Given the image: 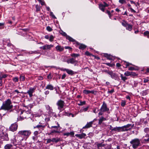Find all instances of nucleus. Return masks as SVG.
<instances>
[{"label":"nucleus","mask_w":149,"mask_h":149,"mask_svg":"<svg viewBox=\"0 0 149 149\" xmlns=\"http://www.w3.org/2000/svg\"><path fill=\"white\" fill-rule=\"evenodd\" d=\"M13 107L11 101L10 99H8L4 102L1 107V109L5 111H12V109Z\"/></svg>","instance_id":"nucleus-1"},{"label":"nucleus","mask_w":149,"mask_h":149,"mask_svg":"<svg viewBox=\"0 0 149 149\" xmlns=\"http://www.w3.org/2000/svg\"><path fill=\"white\" fill-rule=\"evenodd\" d=\"M130 143L132 145V147L134 149H136L141 144L140 140L138 138L132 139L130 142Z\"/></svg>","instance_id":"nucleus-2"},{"label":"nucleus","mask_w":149,"mask_h":149,"mask_svg":"<svg viewBox=\"0 0 149 149\" xmlns=\"http://www.w3.org/2000/svg\"><path fill=\"white\" fill-rule=\"evenodd\" d=\"M31 133L30 131L25 130L19 131L18 133V134L19 136L22 137H28Z\"/></svg>","instance_id":"nucleus-3"},{"label":"nucleus","mask_w":149,"mask_h":149,"mask_svg":"<svg viewBox=\"0 0 149 149\" xmlns=\"http://www.w3.org/2000/svg\"><path fill=\"white\" fill-rule=\"evenodd\" d=\"M65 103L64 101L61 100H59L58 101L56 104L58 107V109L61 111V109L64 107Z\"/></svg>","instance_id":"nucleus-4"},{"label":"nucleus","mask_w":149,"mask_h":149,"mask_svg":"<svg viewBox=\"0 0 149 149\" xmlns=\"http://www.w3.org/2000/svg\"><path fill=\"white\" fill-rule=\"evenodd\" d=\"M104 4L100 3L99 4V9L103 12L105 11V8L108 7L109 5L107 4L105 2H103Z\"/></svg>","instance_id":"nucleus-5"},{"label":"nucleus","mask_w":149,"mask_h":149,"mask_svg":"<svg viewBox=\"0 0 149 149\" xmlns=\"http://www.w3.org/2000/svg\"><path fill=\"white\" fill-rule=\"evenodd\" d=\"M109 110V109L107 107L106 104L104 102H103V104L100 109V111L105 112L108 111Z\"/></svg>","instance_id":"nucleus-6"},{"label":"nucleus","mask_w":149,"mask_h":149,"mask_svg":"<svg viewBox=\"0 0 149 149\" xmlns=\"http://www.w3.org/2000/svg\"><path fill=\"white\" fill-rule=\"evenodd\" d=\"M60 33L63 36H65L66 39L69 40L70 41H72V42H74L75 41V40L74 39H73L72 38L70 37L69 36L67 35L66 33L65 32H63V31H60Z\"/></svg>","instance_id":"nucleus-7"},{"label":"nucleus","mask_w":149,"mask_h":149,"mask_svg":"<svg viewBox=\"0 0 149 149\" xmlns=\"http://www.w3.org/2000/svg\"><path fill=\"white\" fill-rule=\"evenodd\" d=\"M53 46H54L53 45L46 44L43 46L40 47V49H42L44 50L50 49L51 48L53 47Z\"/></svg>","instance_id":"nucleus-8"},{"label":"nucleus","mask_w":149,"mask_h":149,"mask_svg":"<svg viewBox=\"0 0 149 149\" xmlns=\"http://www.w3.org/2000/svg\"><path fill=\"white\" fill-rule=\"evenodd\" d=\"M17 128V125L15 123L12 124L10 127V130L13 132L16 131Z\"/></svg>","instance_id":"nucleus-9"},{"label":"nucleus","mask_w":149,"mask_h":149,"mask_svg":"<svg viewBox=\"0 0 149 149\" xmlns=\"http://www.w3.org/2000/svg\"><path fill=\"white\" fill-rule=\"evenodd\" d=\"M36 88H30L29 90L26 93H28L30 97L32 96V93L34 92Z\"/></svg>","instance_id":"nucleus-10"},{"label":"nucleus","mask_w":149,"mask_h":149,"mask_svg":"<svg viewBox=\"0 0 149 149\" xmlns=\"http://www.w3.org/2000/svg\"><path fill=\"white\" fill-rule=\"evenodd\" d=\"M1 139H3L4 140H9V138L8 137V134L6 133H3V134L1 136Z\"/></svg>","instance_id":"nucleus-11"},{"label":"nucleus","mask_w":149,"mask_h":149,"mask_svg":"<svg viewBox=\"0 0 149 149\" xmlns=\"http://www.w3.org/2000/svg\"><path fill=\"white\" fill-rule=\"evenodd\" d=\"M93 123V121H91L88 123L86 125L83 127V129L88 128L92 126V125Z\"/></svg>","instance_id":"nucleus-12"},{"label":"nucleus","mask_w":149,"mask_h":149,"mask_svg":"<svg viewBox=\"0 0 149 149\" xmlns=\"http://www.w3.org/2000/svg\"><path fill=\"white\" fill-rule=\"evenodd\" d=\"M86 136V134L83 133L81 134H77L75 135V136L78 137L80 139H82L83 138H84Z\"/></svg>","instance_id":"nucleus-13"},{"label":"nucleus","mask_w":149,"mask_h":149,"mask_svg":"<svg viewBox=\"0 0 149 149\" xmlns=\"http://www.w3.org/2000/svg\"><path fill=\"white\" fill-rule=\"evenodd\" d=\"M76 44L77 45H79V48L80 49H82L83 50L86 47V46L85 45L81 44L78 42H76Z\"/></svg>","instance_id":"nucleus-14"},{"label":"nucleus","mask_w":149,"mask_h":149,"mask_svg":"<svg viewBox=\"0 0 149 149\" xmlns=\"http://www.w3.org/2000/svg\"><path fill=\"white\" fill-rule=\"evenodd\" d=\"M63 71H65L69 74L72 75L74 73V72L71 70L67 69H64L63 70Z\"/></svg>","instance_id":"nucleus-15"},{"label":"nucleus","mask_w":149,"mask_h":149,"mask_svg":"<svg viewBox=\"0 0 149 149\" xmlns=\"http://www.w3.org/2000/svg\"><path fill=\"white\" fill-rule=\"evenodd\" d=\"M56 49L57 51L59 52H62L64 50V48L61 46L57 45L56 47Z\"/></svg>","instance_id":"nucleus-16"},{"label":"nucleus","mask_w":149,"mask_h":149,"mask_svg":"<svg viewBox=\"0 0 149 149\" xmlns=\"http://www.w3.org/2000/svg\"><path fill=\"white\" fill-rule=\"evenodd\" d=\"M107 73L110 75L111 76V77L113 79L116 76V74L115 73L113 72L112 71L108 72H107Z\"/></svg>","instance_id":"nucleus-17"},{"label":"nucleus","mask_w":149,"mask_h":149,"mask_svg":"<svg viewBox=\"0 0 149 149\" xmlns=\"http://www.w3.org/2000/svg\"><path fill=\"white\" fill-rule=\"evenodd\" d=\"M83 93L86 95L90 93L94 94V91H89L85 90H84Z\"/></svg>","instance_id":"nucleus-18"},{"label":"nucleus","mask_w":149,"mask_h":149,"mask_svg":"<svg viewBox=\"0 0 149 149\" xmlns=\"http://www.w3.org/2000/svg\"><path fill=\"white\" fill-rule=\"evenodd\" d=\"M13 147V146L12 144H8L4 146V148L5 149H12Z\"/></svg>","instance_id":"nucleus-19"},{"label":"nucleus","mask_w":149,"mask_h":149,"mask_svg":"<svg viewBox=\"0 0 149 149\" xmlns=\"http://www.w3.org/2000/svg\"><path fill=\"white\" fill-rule=\"evenodd\" d=\"M112 131H117L118 132H121V127H116L111 129Z\"/></svg>","instance_id":"nucleus-20"},{"label":"nucleus","mask_w":149,"mask_h":149,"mask_svg":"<svg viewBox=\"0 0 149 149\" xmlns=\"http://www.w3.org/2000/svg\"><path fill=\"white\" fill-rule=\"evenodd\" d=\"M46 89L49 90H53L54 89L53 86L51 84L47 85L45 88Z\"/></svg>","instance_id":"nucleus-21"},{"label":"nucleus","mask_w":149,"mask_h":149,"mask_svg":"<svg viewBox=\"0 0 149 149\" xmlns=\"http://www.w3.org/2000/svg\"><path fill=\"white\" fill-rule=\"evenodd\" d=\"M52 142L57 143L61 140V139L60 138L56 137L52 138Z\"/></svg>","instance_id":"nucleus-22"},{"label":"nucleus","mask_w":149,"mask_h":149,"mask_svg":"<svg viewBox=\"0 0 149 149\" xmlns=\"http://www.w3.org/2000/svg\"><path fill=\"white\" fill-rule=\"evenodd\" d=\"M77 63V61L75 60V59L73 58H72L70 59V63L72 64H76Z\"/></svg>","instance_id":"nucleus-23"},{"label":"nucleus","mask_w":149,"mask_h":149,"mask_svg":"<svg viewBox=\"0 0 149 149\" xmlns=\"http://www.w3.org/2000/svg\"><path fill=\"white\" fill-rule=\"evenodd\" d=\"M106 120V119L104 118L103 117H102L99 120V123L98 124L99 125H101L102 123V122L104 120Z\"/></svg>","instance_id":"nucleus-24"},{"label":"nucleus","mask_w":149,"mask_h":149,"mask_svg":"<svg viewBox=\"0 0 149 149\" xmlns=\"http://www.w3.org/2000/svg\"><path fill=\"white\" fill-rule=\"evenodd\" d=\"M125 27H126V29L130 31L132 30V26L129 24H128Z\"/></svg>","instance_id":"nucleus-25"},{"label":"nucleus","mask_w":149,"mask_h":149,"mask_svg":"<svg viewBox=\"0 0 149 149\" xmlns=\"http://www.w3.org/2000/svg\"><path fill=\"white\" fill-rule=\"evenodd\" d=\"M104 56L107 58L109 60H111L112 59V57L111 55H109L108 54L105 53L104 54Z\"/></svg>","instance_id":"nucleus-26"},{"label":"nucleus","mask_w":149,"mask_h":149,"mask_svg":"<svg viewBox=\"0 0 149 149\" xmlns=\"http://www.w3.org/2000/svg\"><path fill=\"white\" fill-rule=\"evenodd\" d=\"M74 133L73 132H67L64 134V136H67L69 135L72 136L74 135Z\"/></svg>","instance_id":"nucleus-27"},{"label":"nucleus","mask_w":149,"mask_h":149,"mask_svg":"<svg viewBox=\"0 0 149 149\" xmlns=\"http://www.w3.org/2000/svg\"><path fill=\"white\" fill-rule=\"evenodd\" d=\"M121 132L127 131L128 130L131 129L130 128L127 129L125 127V126L121 127Z\"/></svg>","instance_id":"nucleus-28"},{"label":"nucleus","mask_w":149,"mask_h":149,"mask_svg":"<svg viewBox=\"0 0 149 149\" xmlns=\"http://www.w3.org/2000/svg\"><path fill=\"white\" fill-rule=\"evenodd\" d=\"M120 77L121 78V79L124 81H125L126 80H127V77H126L125 76H123V74H120Z\"/></svg>","instance_id":"nucleus-29"},{"label":"nucleus","mask_w":149,"mask_h":149,"mask_svg":"<svg viewBox=\"0 0 149 149\" xmlns=\"http://www.w3.org/2000/svg\"><path fill=\"white\" fill-rule=\"evenodd\" d=\"M57 126H52L50 128L53 129V128H54L55 129L57 130L58 129V128L60 127L59 125L58 124V123H57Z\"/></svg>","instance_id":"nucleus-30"},{"label":"nucleus","mask_w":149,"mask_h":149,"mask_svg":"<svg viewBox=\"0 0 149 149\" xmlns=\"http://www.w3.org/2000/svg\"><path fill=\"white\" fill-rule=\"evenodd\" d=\"M45 107L46 109L47 110H49L50 112H51L52 111V109L48 105H46Z\"/></svg>","instance_id":"nucleus-31"},{"label":"nucleus","mask_w":149,"mask_h":149,"mask_svg":"<svg viewBox=\"0 0 149 149\" xmlns=\"http://www.w3.org/2000/svg\"><path fill=\"white\" fill-rule=\"evenodd\" d=\"M144 35L145 36H147V38H149V31H146L144 33Z\"/></svg>","instance_id":"nucleus-32"},{"label":"nucleus","mask_w":149,"mask_h":149,"mask_svg":"<svg viewBox=\"0 0 149 149\" xmlns=\"http://www.w3.org/2000/svg\"><path fill=\"white\" fill-rule=\"evenodd\" d=\"M144 131L146 134H149V128L146 127L144 129Z\"/></svg>","instance_id":"nucleus-33"},{"label":"nucleus","mask_w":149,"mask_h":149,"mask_svg":"<svg viewBox=\"0 0 149 149\" xmlns=\"http://www.w3.org/2000/svg\"><path fill=\"white\" fill-rule=\"evenodd\" d=\"M146 137L148 138L147 139H144V141H149V134H146L145 136Z\"/></svg>","instance_id":"nucleus-34"},{"label":"nucleus","mask_w":149,"mask_h":149,"mask_svg":"<svg viewBox=\"0 0 149 149\" xmlns=\"http://www.w3.org/2000/svg\"><path fill=\"white\" fill-rule=\"evenodd\" d=\"M130 74L131 72L129 71H126L124 73V75L126 76H130Z\"/></svg>","instance_id":"nucleus-35"},{"label":"nucleus","mask_w":149,"mask_h":149,"mask_svg":"<svg viewBox=\"0 0 149 149\" xmlns=\"http://www.w3.org/2000/svg\"><path fill=\"white\" fill-rule=\"evenodd\" d=\"M97 148L99 149H100V147L104 146V145L102 143H97Z\"/></svg>","instance_id":"nucleus-36"},{"label":"nucleus","mask_w":149,"mask_h":149,"mask_svg":"<svg viewBox=\"0 0 149 149\" xmlns=\"http://www.w3.org/2000/svg\"><path fill=\"white\" fill-rule=\"evenodd\" d=\"M148 90L144 91L143 92V96L146 95L148 94Z\"/></svg>","instance_id":"nucleus-37"},{"label":"nucleus","mask_w":149,"mask_h":149,"mask_svg":"<svg viewBox=\"0 0 149 149\" xmlns=\"http://www.w3.org/2000/svg\"><path fill=\"white\" fill-rule=\"evenodd\" d=\"M137 75L136 74L133 72H131L130 76L132 77H133Z\"/></svg>","instance_id":"nucleus-38"},{"label":"nucleus","mask_w":149,"mask_h":149,"mask_svg":"<svg viewBox=\"0 0 149 149\" xmlns=\"http://www.w3.org/2000/svg\"><path fill=\"white\" fill-rule=\"evenodd\" d=\"M29 53L30 54H40L41 53L39 52H37V51H35L34 52H29Z\"/></svg>","instance_id":"nucleus-39"},{"label":"nucleus","mask_w":149,"mask_h":149,"mask_svg":"<svg viewBox=\"0 0 149 149\" xmlns=\"http://www.w3.org/2000/svg\"><path fill=\"white\" fill-rule=\"evenodd\" d=\"M71 56L72 57H77L78 56H79V54L73 53L72 54H71Z\"/></svg>","instance_id":"nucleus-40"},{"label":"nucleus","mask_w":149,"mask_h":149,"mask_svg":"<svg viewBox=\"0 0 149 149\" xmlns=\"http://www.w3.org/2000/svg\"><path fill=\"white\" fill-rule=\"evenodd\" d=\"M46 140H47L46 143V144H48L50 143L51 142H52V140L51 139H46Z\"/></svg>","instance_id":"nucleus-41"},{"label":"nucleus","mask_w":149,"mask_h":149,"mask_svg":"<svg viewBox=\"0 0 149 149\" xmlns=\"http://www.w3.org/2000/svg\"><path fill=\"white\" fill-rule=\"evenodd\" d=\"M105 149H113V148H112L111 146V145H109L107 146L105 148Z\"/></svg>","instance_id":"nucleus-42"},{"label":"nucleus","mask_w":149,"mask_h":149,"mask_svg":"<svg viewBox=\"0 0 149 149\" xmlns=\"http://www.w3.org/2000/svg\"><path fill=\"white\" fill-rule=\"evenodd\" d=\"M38 1L41 3L42 5H43L45 4V3L43 0H38Z\"/></svg>","instance_id":"nucleus-43"},{"label":"nucleus","mask_w":149,"mask_h":149,"mask_svg":"<svg viewBox=\"0 0 149 149\" xmlns=\"http://www.w3.org/2000/svg\"><path fill=\"white\" fill-rule=\"evenodd\" d=\"M13 80L15 82H17L18 81V78L17 77H14L13 78Z\"/></svg>","instance_id":"nucleus-44"},{"label":"nucleus","mask_w":149,"mask_h":149,"mask_svg":"<svg viewBox=\"0 0 149 149\" xmlns=\"http://www.w3.org/2000/svg\"><path fill=\"white\" fill-rule=\"evenodd\" d=\"M85 103L86 102L85 101H84L83 102L81 101L80 102V103L78 104V105L79 106L82 105H83L85 104Z\"/></svg>","instance_id":"nucleus-45"},{"label":"nucleus","mask_w":149,"mask_h":149,"mask_svg":"<svg viewBox=\"0 0 149 149\" xmlns=\"http://www.w3.org/2000/svg\"><path fill=\"white\" fill-rule=\"evenodd\" d=\"M54 37L52 35H51L50 38H49V40L50 41L52 42L53 41Z\"/></svg>","instance_id":"nucleus-46"},{"label":"nucleus","mask_w":149,"mask_h":149,"mask_svg":"<svg viewBox=\"0 0 149 149\" xmlns=\"http://www.w3.org/2000/svg\"><path fill=\"white\" fill-rule=\"evenodd\" d=\"M119 2L122 4L126 3V1L125 0H119Z\"/></svg>","instance_id":"nucleus-47"},{"label":"nucleus","mask_w":149,"mask_h":149,"mask_svg":"<svg viewBox=\"0 0 149 149\" xmlns=\"http://www.w3.org/2000/svg\"><path fill=\"white\" fill-rule=\"evenodd\" d=\"M47 29L48 31H51L52 30V28L49 26H48L47 27Z\"/></svg>","instance_id":"nucleus-48"},{"label":"nucleus","mask_w":149,"mask_h":149,"mask_svg":"<svg viewBox=\"0 0 149 149\" xmlns=\"http://www.w3.org/2000/svg\"><path fill=\"white\" fill-rule=\"evenodd\" d=\"M38 139V137L37 136H32V139L34 141H36Z\"/></svg>","instance_id":"nucleus-49"},{"label":"nucleus","mask_w":149,"mask_h":149,"mask_svg":"<svg viewBox=\"0 0 149 149\" xmlns=\"http://www.w3.org/2000/svg\"><path fill=\"white\" fill-rule=\"evenodd\" d=\"M106 13H107L108 15L109 18H111V14L110 12L108 10H107L106 11Z\"/></svg>","instance_id":"nucleus-50"},{"label":"nucleus","mask_w":149,"mask_h":149,"mask_svg":"<svg viewBox=\"0 0 149 149\" xmlns=\"http://www.w3.org/2000/svg\"><path fill=\"white\" fill-rule=\"evenodd\" d=\"M20 80L21 81H23L24 80V77L23 76H20Z\"/></svg>","instance_id":"nucleus-51"},{"label":"nucleus","mask_w":149,"mask_h":149,"mask_svg":"<svg viewBox=\"0 0 149 149\" xmlns=\"http://www.w3.org/2000/svg\"><path fill=\"white\" fill-rule=\"evenodd\" d=\"M125 65L126 66L125 68H127V67L129 66L130 65H132L131 63H129L128 62H125Z\"/></svg>","instance_id":"nucleus-52"},{"label":"nucleus","mask_w":149,"mask_h":149,"mask_svg":"<svg viewBox=\"0 0 149 149\" xmlns=\"http://www.w3.org/2000/svg\"><path fill=\"white\" fill-rule=\"evenodd\" d=\"M4 23H0V29H2L3 28V26L4 25Z\"/></svg>","instance_id":"nucleus-53"},{"label":"nucleus","mask_w":149,"mask_h":149,"mask_svg":"<svg viewBox=\"0 0 149 149\" xmlns=\"http://www.w3.org/2000/svg\"><path fill=\"white\" fill-rule=\"evenodd\" d=\"M85 54L87 56H90L91 55V54L87 51L85 52Z\"/></svg>","instance_id":"nucleus-54"},{"label":"nucleus","mask_w":149,"mask_h":149,"mask_svg":"<svg viewBox=\"0 0 149 149\" xmlns=\"http://www.w3.org/2000/svg\"><path fill=\"white\" fill-rule=\"evenodd\" d=\"M114 92V90L113 89H111V90L108 91V93L109 94H112Z\"/></svg>","instance_id":"nucleus-55"},{"label":"nucleus","mask_w":149,"mask_h":149,"mask_svg":"<svg viewBox=\"0 0 149 149\" xmlns=\"http://www.w3.org/2000/svg\"><path fill=\"white\" fill-rule=\"evenodd\" d=\"M127 24H128L125 22H122V25L125 27H126V26Z\"/></svg>","instance_id":"nucleus-56"},{"label":"nucleus","mask_w":149,"mask_h":149,"mask_svg":"<svg viewBox=\"0 0 149 149\" xmlns=\"http://www.w3.org/2000/svg\"><path fill=\"white\" fill-rule=\"evenodd\" d=\"M44 126H43L42 125H37L35 127H34V128H40V127H44Z\"/></svg>","instance_id":"nucleus-57"},{"label":"nucleus","mask_w":149,"mask_h":149,"mask_svg":"<svg viewBox=\"0 0 149 149\" xmlns=\"http://www.w3.org/2000/svg\"><path fill=\"white\" fill-rule=\"evenodd\" d=\"M7 76L6 74H4L1 77H0V78H1V79H2L3 78H6L7 77Z\"/></svg>","instance_id":"nucleus-58"},{"label":"nucleus","mask_w":149,"mask_h":149,"mask_svg":"<svg viewBox=\"0 0 149 149\" xmlns=\"http://www.w3.org/2000/svg\"><path fill=\"white\" fill-rule=\"evenodd\" d=\"M52 129L54 133H59V131L57 130Z\"/></svg>","instance_id":"nucleus-59"},{"label":"nucleus","mask_w":149,"mask_h":149,"mask_svg":"<svg viewBox=\"0 0 149 149\" xmlns=\"http://www.w3.org/2000/svg\"><path fill=\"white\" fill-rule=\"evenodd\" d=\"M135 70V68L134 67H130L128 69L129 70H131V71L133 70Z\"/></svg>","instance_id":"nucleus-60"},{"label":"nucleus","mask_w":149,"mask_h":149,"mask_svg":"<svg viewBox=\"0 0 149 149\" xmlns=\"http://www.w3.org/2000/svg\"><path fill=\"white\" fill-rule=\"evenodd\" d=\"M131 125V124H128L126 125H125V127L127 129H128L129 127H130Z\"/></svg>","instance_id":"nucleus-61"},{"label":"nucleus","mask_w":149,"mask_h":149,"mask_svg":"<svg viewBox=\"0 0 149 149\" xmlns=\"http://www.w3.org/2000/svg\"><path fill=\"white\" fill-rule=\"evenodd\" d=\"M50 15L52 16V17H53V18H56L55 16L54 15L53 13L52 12H50Z\"/></svg>","instance_id":"nucleus-62"},{"label":"nucleus","mask_w":149,"mask_h":149,"mask_svg":"<svg viewBox=\"0 0 149 149\" xmlns=\"http://www.w3.org/2000/svg\"><path fill=\"white\" fill-rule=\"evenodd\" d=\"M105 64L111 67H112L113 65V64H111L109 63H106Z\"/></svg>","instance_id":"nucleus-63"},{"label":"nucleus","mask_w":149,"mask_h":149,"mask_svg":"<svg viewBox=\"0 0 149 149\" xmlns=\"http://www.w3.org/2000/svg\"><path fill=\"white\" fill-rule=\"evenodd\" d=\"M149 79L148 78H144L143 82L144 83H146L148 81Z\"/></svg>","instance_id":"nucleus-64"}]
</instances>
